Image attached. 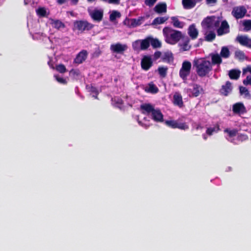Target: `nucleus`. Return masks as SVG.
<instances>
[{
    "label": "nucleus",
    "instance_id": "obj_51",
    "mask_svg": "<svg viewBox=\"0 0 251 251\" xmlns=\"http://www.w3.org/2000/svg\"><path fill=\"white\" fill-rule=\"evenodd\" d=\"M243 83L245 85H250L251 86V75H247L246 78L243 80Z\"/></svg>",
    "mask_w": 251,
    "mask_h": 251
},
{
    "label": "nucleus",
    "instance_id": "obj_19",
    "mask_svg": "<svg viewBox=\"0 0 251 251\" xmlns=\"http://www.w3.org/2000/svg\"><path fill=\"white\" fill-rule=\"evenodd\" d=\"M182 39L183 43L179 44L180 50L183 51L189 50L191 48V46L189 45L190 39L184 36Z\"/></svg>",
    "mask_w": 251,
    "mask_h": 251
},
{
    "label": "nucleus",
    "instance_id": "obj_12",
    "mask_svg": "<svg viewBox=\"0 0 251 251\" xmlns=\"http://www.w3.org/2000/svg\"><path fill=\"white\" fill-rule=\"evenodd\" d=\"M89 15L93 21L100 22L102 20L103 13L102 10L95 9L90 12Z\"/></svg>",
    "mask_w": 251,
    "mask_h": 251
},
{
    "label": "nucleus",
    "instance_id": "obj_13",
    "mask_svg": "<svg viewBox=\"0 0 251 251\" xmlns=\"http://www.w3.org/2000/svg\"><path fill=\"white\" fill-rule=\"evenodd\" d=\"M88 52L86 50L80 51L74 59V63L77 64L82 63L87 58Z\"/></svg>",
    "mask_w": 251,
    "mask_h": 251
},
{
    "label": "nucleus",
    "instance_id": "obj_62",
    "mask_svg": "<svg viewBox=\"0 0 251 251\" xmlns=\"http://www.w3.org/2000/svg\"><path fill=\"white\" fill-rule=\"evenodd\" d=\"M199 42H201V44H202V43L203 40L201 38H200V39H199Z\"/></svg>",
    "mask_w": 251,
    "mask_h": 251
},
{
    "label": "nucleus",
    "instance_id": "obj_16",
    "mask_svg": "<svg viewBox=\"0 0 251 251\" xmlns=\"http://www.w3.org/2000/svg\"><path fill=\"white\" fill-rule=\"evenodd\" d=\"M151 116V118L157 123L163 122V115L158 109H155Z\"/></svg>",
    "mask_w": 251,
    "mask_h": 251
},
{
    "label": "nucleus",
    "instance_id": "obj_42",
    "mask_svg": "<svg viewBox=\"0 0 251 251\" xmlns=\"http://www.w3.org/2000/svg\"><path fill=\"white\" fill-rule=\"evenodd\" d=\"M121 17V13L117 11H113L110 15L109 19L111 21H115L117 18Z\"/></svg>",
    "mask_w": 251,
    "mask_h": 251
},
{
    "label": "nucleus",
    "instance_id": "obj_63",
    "mask_svg": "<svg viewBox=\"0 0 251 251\" xmlns=\"http://www.w3.org/2000/svg\"><path fill=\"white\" fill-rule=\"evenodd\" d=\"M88 2H92L94 1L95 0H87Z\"/></svg>",
    "mask_w": 251,
    "mask_h": 251
},
{
    "label": "nucleus",
    "instance_id": "obj_10",
    "mask_svg": "<svg viewBox=\"0 0 251 251\" xmlns=\"http://www.w3.org/2000/svg\"><path fill=\"white\" fill-rule=\"evenodd\" d=\"M127 48L126 45H123L120 43L112 44L110 46V49L113 52L120 54H123Z\"/></svg>",
    "mask_w": 251,
    "mask_h": 251
},
{
    "label": "nucleus",
    "instance_id": "obj_56",
    "mask_svg": "<svg viewBox=\"0 0 251 251\" xmlns=\"http://www.w3.org/2000/svg\"><path fill=\"white\" fill-rule=\"evenodd\" d=\"M120 2V0H108L109 3L119 4Z\"/></svg>",
    "mask_w": 251,
    "mask_h": 251
},
{
    "label": "nucleus",
    "instance_id": "obj_31",
    "mask_svg": "<svg viewBox=\"0 0 251 251\" xmlns=\"http://www.w3.org/2000/svg\"><path fill=\"white\" fill-rule=\"evenodd\" d=\"M168 19V17H159L155 18L152 23V25H156L163 24Z\"/></svg>",
    "mask_w": 251,
    "mask_h": 251
},
{
    "label": "nucleus",
    "instance_id": "obj_47",
    "mask_svg": "<svg viewBox=\"0 0 251 251\" xmlns=\"http://www.w3.org/2000/svg\"><path fill=\"white\" fill-rule=\"evenodd\" d=\"M70 75L73 77H76L80 75V71L78 69H72L69 72Z\"/></svg>",
    "mask_w": 251,
    "mask_h": 251
},
{
    "label": "nucleus",
    "instance_id": "obj_60",
    "mask_svg": "<svg viewBox=\"0 0 251 251\" xmlns=\"http://www.w3.org/2000/svg\"><path fill=\"white\" fill-rule=\"evenodd\" d=\"M202 126H201V125L200 124H197L196 125V130H199V129H202Z\"/></svg>",
    "mask_w": 251,
    "mask_h": 251
},
{
    "label": "nucleus",
    "instance_id": "obj_25",
    "mask_svg": "<svg viewBox=\"0 0 251 251\" xmlns=\"http://www.w3.org/2000/svg\"><path fill=\"white\" fill-rule=\"evenodd\" d=\"M205 40L207 42H212L216 38V34L213 31H210L208 32L207 30H205Z\"/></svg>",
    "mask_w": 251,
    "mask_h": 251
},
{
    "label": "nucleus",
    "instance_id": "obj_1",
    "mask_svg": "<svg viewBox=\"0 0 251 251\" xmlns=\"http://www.w3.org/2000/svg\"><path fill=\"white\" fill-rule=\"evenodd\" d=\"M193 67L199 76L203 77L208 75L212 71V67L211 62L205 58H195L193 62Z\"/></svg>",
    "mask_w": 251,
    "mask_h": 251
},
{
    "label": "nucleus",
    "instance_id": "obj_54",
    "mask_svg": "<svg viewBox=\"0 0 251 251\" xmlns=\"http://www.w3.org/2000/svg\"><path fill=\"white\" fill-rule=\"evenodd\" d=\"M161 52L160 51H156L154 52L153 55V58L155 60H156L161 56Z\"/></svg>",
    "mask_w": 251,
    "mask_h": 251
},
{
    "label": "nucleus",
    "instance_id": "obj_50",
    "mask_svg": "<svg viewBox=\"0 0 251 251\" xmlns=\"http://www.w3.org/2000/svg\"><path fill=\"white\" fill-rule=\"evenodd\" d=\"M239 90L241 94H245L246 96L249 95V91L247 88L243 86H240Z\"/></svg>",
    "mask_w": 251,
    "mask_h": 251
},
{
    "label": "nucleus",
    "instance_id": "obj_43",
    "mask_svg": "<svg viewBox=\"0 0 251 251\" xmlns=\"http://www.w3.org/2000/svg\"><path fill=\"white\" fill-rule=\"evenodd\" d=\"M177 120H167L165 123L169 127L172 128H176Z\"/></svg>",
    "mask_w": 251,
    "mask_h": 251
},
{
    "label": "nucleus",
    "instance_id": "obj_29",
    "mask_svg": "<svg viewBox=\"0 0 251 251\" xmlns=\"http://www.w3.org/2000/svg\"><path fill=\"white\" fill-rule=\"evenodd\" d=\"M145 91L147 92L155 94L158 92L159 90L153 82H151L149 84L148 88L145 89Z\"/></svg>",
    "mask_w": 251,
    "mask_h": 251
},
{
    "label": "nucleus",
    "instance_id": "obj_53",
    "mask_svg": "<svg viewBox=\"0 0 251 251\" xmlns=\"http://www.w3.org/2000/svg\"><path fill=\"white\" fill-rule=\"evenodd\" d=\"M213 20L214 22L213 23V28L214 27L217 28L219 27L220 24V21L219 20V18L215 16V19L213 18Z\"/></svg>",
    "mask_w": 251,
    "mask_h": 251
},
{
    "label": "nucleus",
    "instance_id": "obj_58",
    "mask_svg": "<svg viewBox=\"0 0 251 251\" xmlns=\"http://www.w3.org/2000/svg\"><path fill=\"white\" fill-rule=\"evenodd\" d=\"M217 2V0H206V3L207 4L215 3Z\"/></svg>",
    "mask_w": 251,
    "mask_h": 251
},
{
    "label": "nucleus",
    "instance_id": "obj_59",
    "mask_svg": "<svg viewBox=\"0 0 251 251\" xmlns=\"http://www.w3.org/2000/svg\"><path fill=\"white\" fill-rule=\"evenodd\" d=\"M67 1V0H57V2L59 4H63L65 3H66Z\"/></svg>",
    "mask_w": 251,
    "mask_h": 251
},
{
    "label": "nucleus",
    "instance_id": "obj_57",
    "mask_svg": "<svg viewBox=\"0 0 251 251\" xmlns=\"http://www.w3.org/2000/svg\"><path fill=\"white\" fill-rule=\"evenodd\" d=\"M100 54V51L98 50V51H95L93 55V56L94 57H98Z\"/></svg>",
    "mask_w": 251,
    "mask_h": 251
},
{
    "label": "nucleus",
    "instance_id": "obj_28",
    "mask_svg": "<svg viewBox=\"0 0 251 251\" xmlns=\"http://www.w3.org/2000/svg\"><path fill=\"white\" fill-rule=\"evenodd\" d=\"M240 71L232 69L229 71L228 75L230 79L236 80L240 77Z\"/></svg>",
    "mask_w": 251,
    "mask_h": 251
},
{
    "label": "nucleus",
    "instance_id": "obj_49",
    "mask_svg": "<svg viewBox=\"0 0 251 251\" xmlns=\"http://www.w3.org/2000/svg\"><path fill=\"white\" fill-rule=\"evenodd\" d=\"M141 40H136L132 43V48L134 50L140 49Z\"/></svg>",
    "mask_w": 251,
    "mask_h": 251
},
{
    "label": "nucleus",
    "instance_id": "obj_48",
    "mask_svg": "<svg viewBox=\"0 0 251 251\" xmlns=\"http://www.w3.org/2000/svg\"><path fill=\"white\" fill-rule=\"evenodd\" d=\"M87 87H89L88 89L90 92L96 95V96H94L95 99H98V95L99 94V92L97 89L95 87L92 86V85L90 86H87Z\"/></svg>",
    "mask_w": 251,
    "mask_h": 251
},
{
    "label": "nucleus",
    "instance_id": "obj_15",
    "mask_svg": "<svg viewBox=\"0 0 251 251\" xmlns=\"http://www.w3.org/2000/svg\"><path fill=\"white\" fill-rule=\"evenodd\" d=\"M173 104L175 105L182 108L184 106L182 97L179 92H176L173 96Z\"/></svg>",
    "mask_w": 251,
    "mask_h": 251
},
{
    "label": "nucleus",
    "instance_id": "obj_17",
    "mask_svg": "<svg viewBox=\"0 0 251 251\" xmlns=\"http://www.w3.org/2000/svg\"><path fill=\"white\" fill-rule=\"evenodd\" d=\"M229 25L226 21H224L221 23V26L217 29V34L218 36H221L224 34L229 32Z\"/></svg>",
    "mask_w": 251,
    "mask_h": 251
},
{
    "label": "nucleus",
    "instance_id": "obj_18",
    "mask_svg": "<svg viewBox=\"0 0 251 251\" xmlns=\"http://www.w3.org/2000/svg\"><path fill=\"white\" fill-rule=\"evenodd\" d=\"M188 34L192 40H195L197 38L199 31L196 27L195 24H193L189 26L188 28Z\"/></svg>",
    "mask_w": 251,
    "mask_h": 251
},
{
    "label": "nucleus",
    "instance_id": "obj_61",
    "mask_svg": "<svg viewBox=\"0 0 251 251\" xmlns=\"http://www.w3.org/2000/svg\"><path fill=\"white\" fill-rule=\"evenodd\" d=\"M71 1L74 4H76L78 3V0H71Z\"/></svg>",
    "mask_w": 251,
    "mask_h": 251
},
{
    "label": "nucleus",
    "instance_id": "obj_34",
    "mask_svg": "<svg viewBox=\"0 0 251 251\" xmlns=\"http://www.w3.org/2000/svg\"><path fill=\"white\" fill-rule=\"evenodd\" d=\"M150 44L153 48H158L161 46V42L157 39H154L151 37Z\"/></svg>",
    "mask_w": 251,
    "mask_h": 251
},
{
    "label": "nucleus",
    "instance_id": "obj_24",
    "mask_svg": "<svg viewBox=\"0 0 251 251\" xmlns=\"http://www.w3.org/2000/svg\"><path fill=\"white\" fill-rule=\"evenodd\" d=\"M50 24L56 29H60L65 27V24L59 20H51Z\"/></svg>",
    "mask_w": 251,
    "mask_h": 251
},
{
    "label": "nucleus",
    "instance_id": "obj_26",
    "mask_svg": "<svg viewBox=\"0 0 251 251\" xmlns=\"http://www.w3.org/2000/svg\"><path fill=\"white\" fill-rule=\"evenodd\" d=\"M193 86L192 94L195 97L199 96L203 91L202 88L198 84H194Z\"/></svg>",
    "mask_w": 251,
    "mask_h": 251
},
{
    "label": "nucleus",
    "instance_id": "obj_38",
    "mask_svg": "<svg viewBox=\"0 0 251 251\" xmlns=\"http://www.w3.org/2000/svg\"><path fill=\"white\" fill-rule=\"evenodd\" d=\"M224 132L227 133L230 137H233L237 134L238 130L236 129H230L229 128H226L224 130Z\"/></svg>",
    "mask_w": 251,
    "mask_h": 251
},
{
    "label": "nucleus",
    "instance_id": "obj_5",
    "mask_svg": "<svg viewBox=\"0 0 251 251\" xmlns=\"http://www.w3.org/2000/svg\"><path fill=\"white\" fill-rule=\"evenodd\" d=\"M247 12L244 6H237L233 8L231 14L236 19H239L243 18Z\"/></svg>",
    "mask_w": 251,
    "mask_h": 251
},
{
    "label": "nucleus",
    "instance_id": "obj_2",
    "mask_svg": "<svg viewBox=\"0 0 251 251\" xmlns=\"http://www.w3.org/2000/svg\"><path fill=\"white\" fill-rule=\"evenodd\" d=\"M163 33L165 38V41L172 45L177 43L183 36L181 31L168 26L165 27L163 29Z\"/></svg>",
    "mask_w": 251,
    "mask_h": 251
},
{
    "label": "nucleus",
    "instance_id": "obj_3",
    "mask_svg": "<svg viewBox=\"0 0 251 251\" xmlns=\"http://www.w3.org/2000/svg\"><path fill=\"white\" fill-rule=\"evenodd\" d=\"M94 27V25L86 20H77L74 22L73 30H77L80 33L85 30L89 31Z\"/></svg>",
    "mask_w": 251,
    "mask_h": 251
},
{
    "label": "nucleus",
    "instance_id": "obj_8",
    "mask_svg": "<svg viewBox=\"0 0 251 251\" xmlns=\"http://www.w3.org/2000/svg\"><path fill=\"white\" fill-rule=\"evenodd\" d=\"M213 18L215 19V16H207L202 21L201 25L203 29L208 30L213 28Z\"/></svg>",
    "mask_w": 251,
    "mask_h": 251
},
{
    "label": "nucleus",
    "instance_id": "obj_9",
    "mask_svg": "<svg viewBox=\"0 0 251 251\" xmlns=\"http://www.w3.org/2000/svg\"><path fill=\"white\" fill-rule=\"evenodd\" d=\"M232 111L234 114L241 115L247 113V109L244 104L241 102H236L232 106Z\"/></svg>",
    "mask_w": 251,
    "mask_h": 251
},
{
    "label": "nucleus",
    "instance_id": "obj_44",
    "mask_svg": "<svg viewBox=\"0 0 251 251\" xmlns=\"http://www.w3.org/2000/svg\"><path fill=\"white\" fill-rule=\"evenodd\" d=\"M54 77L55 80L60 84L66 85L67 84V81L65 78L59 76L58 75H54Z\"/></svg>",
    "mask_w": 251,
    "mask_h": 251
},
{
    "label": "nucleus",
    "instance_id": "obj_52",
    "mask_svg": "<svg viewBox=\"0 0 251 251\" xmlns=\"http://www.w3.org/2000/svg\"><path fill=\"white\" fill-rule=\"evenodd\" d=\"M157 0H145V4L149 7L152 6Z\"/></svg>",
    "mask_w": 251,
    "mask_h": 251
},
{
    "label": "nucleus",
    "instance_id": "obj_14",
    "mask_svg": "<svg viewBox=\"0 0 251 251\" xmlns=\"http://www.w3.org/2000/svg\"><path fill=\"white\" fill-rule=\"evenodd\" d=\"M142 113L145 115H151L154 111V106L150 103H144L140 105Z\"/></svg>",
    "mask_w": 251,
    "mask_h": 251
},
{
    "label": "nucleus",
    "instance_id": "obj_30",
    "mask_svg": "<svg viewBox=\"0 0 251 251\" xmlns=\"http://www.w3.org/2000/svg\"><path fill=\"white\" fill-rule=\"evenodd\" d=\"M230 54L229 50L227 47H223L220 52V55L224 58H227Z\"/></svg>",
    "mask_w": 251,
    "mask_h": 251
},
{
    "label": "nucleus",
    "instance_id": "obj_55",
    "mask_svg": "<svg viewBox=\"0 0 251 251\" xmlns=\"http://www.w3.org/2000/svg\"><path fill=\"white\" fill-rule=\"evenodd\" d=\"M243 73H245L246 72H249L251 74V66L248 65L247 66L246 68H244L243 69Z\"/></svg>",
    "mask_w": 251,
    "mask_h": 251
},
{
    "label": "nucleus",
    "instance_id": "obj_37",
    "mask_svg": "<svg viewBox=\"0 0 251 251\" xmlns=\"http://www.w3.org/2000/svg\"><path fill=\"white\" fill-rule=\"evenodd\" d=\"M176 128L185 130L189 129V126L186 123H181L177 121Z\"/></svg>",
    "mask_w": 251,
    "mask_h": 251
},
{
    "label": "nucleus",
    "instance_id": "obj_41",
    "mask_svg": "<svg viewBox=\"0 0 251 251\" xmlns=\"http://www.w3.org/2000/svg\"><path fill=\"white\" fill-rule=\"evenodd\" d=\"M219 126H217L216 127H208L207 128L206 133L208 135H212L214 132H218L219 130Z\"/></svg>",
    "mask_w": 251,
    "mask_h": 251
},
{
    "label": "nucleus",
    "instance_id": "obj_7",
    "mask_svg": "<svg viewBox=\"0 0 251 251\" xmlns=\"http://www.w3.org/2000/svg\"><path fill=\"white\" fill-rule=\"evenodd\" d=\"M153 62L150 56L145 55L141 59V68L144 71H148L152 66Z\"/></svg>",
    "mask_w": 251,
    "mask_h": 251
},
{
    "label": "nucleus",
    "instance_id": "obj_20",
    "mask_svg": "<svg viewBox=\"0 0 251 251\" xmlns=\"http://www.w3.org/2000/svg\"><path fill=\"white\" fill-rule=\"evenodd\" d=\"M153 10L158 14L166 13L167 12V5L166 3L159 2L155 6Z\"/></svg>",
    "mask_w": 251,
    "mask_h": 251
},
{
    "label": "nucleus",
    "instance_id": "obj_33",
    "mask_svg": "<svg viewBox=\"0 0 251 251\" xmlns=\"http://www.w3.org/2000/svg\"><path fill=\"white\" fill-rule=\"evenodd\" d=\"M172 24L174 27L178 28H182L183 25L181 22L179 21L176 17H172Z\"/></svg>",
    "mask_w": 251,
    "mask_h": 251
},
{
    "label": "nucleus",
    "instance_id": "obj_35",
    "mask_svg": "<svg viewBox=\"0 0 251 251\" xmlns=\"http://www.w3.org/2000/svg\"><path fill=\"white\" fill-rule=\"evenodd\" d=\"M243 25L245 31L251 30V20H245L243 22Z\"/></svg>",
    "mask_w": 251,
    "mask_h": 251
},
{
    "label": "nucleus",
    "instance_id": "obj_45",
    "mask_svg": "<svg viewBox=\"0 0 251 251\" xmlns=\"http://www.w3.org/2000/svg\"><path fill=\"white\" fill-rule=\"evenodd\" d=\"M36 13L38 15L41 17H45L46 15V10L44 7H40L36 10Z\"/></svg>",
    "mask_w": 251,
    "mask_h": 251
},
{
    "label": "nucleus",
    "instance_id": "obj_64",
    "mask_svg": "<svg viewBox=\"0 0 251 251\" xmlns=\"http://www.w3.org/2000/svg\"><path fill=\"white\" fill-rule=\"evenodd\" d=\"M203 137L204 139L206 140L207 138L204 135H203Z\"/></svg>",
    "mask_w": 251,
    "mask_h": 251
},
{
    "label": "nucleus",
    "instance_id": "obj_27",
    "mask_svg": "<svg viewBox=\"0 0 251 251\" xmlns=\"http://www.w3.org/2000/svg\"><path fill=\"white\" fill-rule=\"evenodd\" d=\"M151 37H148L144 40H141L140 43V50H146L149 47L150 45Z\"/></svg>",
    "mask_w": 251,
    "mask_h": 251
},
{
    "label": "nucleus",
    "instance_id": "obj_40",
    "mask_svg": "<svg viewBox=\"0 0 251 251\" xmlns=\"http://www.w3.org/2000/svg\"><path fill=\"white\" fill-rule=\"evenodd\" d=\"M235 56L236 58H238L239 60H243L245 58V54L243 51L240 50H237L235 52Z\"/></svg>",
    "mask_w": 251,
    "mask_h": 251
},
{
    "label": "nucleus",
    "instance_id": "obj_4",
    "mask_svg": "<svg viewBox=\"0 0 251 251\" xmlns=\"http://www.w3.org/2000/svg\"><path fill=\"white\" fill-rule=\"evenodd\" d=\"M192 64L188 60H185L182 62V66L179 71V77L184 82L187 80V77L191 73Z\"/></svg>",
    "mask_w": 251,
    "mask_h": 251
},
{
    "label": "nucleus",
    "instance_id": "obj_6",
    "mask_svg": "<svg viewBox=\"0 0 251 251\" xmlns=\"http://www.w3.org/2000/svg\"><path fill=\"white\" fill-rule=\"evenodd\" d=\"M236 41L241 46L251 49V38L247 35H238L236 38Z\"/></svg>",
    "mask_w": 251,
    "mask_h": 251
},
{
    "label": "nucleus",
    "instance_id": "obj_32",
    "mask_svg": "<svg viewBox=\"0 0 251 251\" xmlns=\"http://www.w3.org/2000/svg\"><path fill=\"white\" fill-rule=\"evenodd\" d=\"M143 121H144V122L138 119L137 122H138V124L140 126L144 127L146 129L148 128L151 126V124L150 123V120H148L147 117H145L143 119Z\"/></svg>",
    "mask_w": 251,
    "mask_h": 251
},
{
    "label": "nucleus",
    "instance_id": "obj_22",
    "mask_svg": "<svg viewBox=\"0 0 251 251\" xmlns=\"http://www.w3.org/2000/svg\"><path fill=\"white\" fill-rule=\"evenodd\" d=\"M196 1L195 0H182V4L185 9H190L194 8L196 5Z\"/></svg>",
    "mask_w": 251,
    "mask_h": 251
},
{
    "label": "nucleus",
    "instance_id": "obj_11",
    "mask_svg": "<svg viewBox=\"0 0 251 251\" xmlns=\"http://www.w3.org/2000/svg\"><path fill=\"white\" fill-rule=\"evenodd\" d=\"M232 90V84L230 81H227L225 85H222L219 92L221 95L226 97L231 92Z\"/></svg>",
    "mask_w": 251,
    "mask_h": 251
},
{
    "label": "nucleus",
    "instance_id": "obj_36",
    "mask_svg": "<svg viewBox=\"0 0 251 251\" xmlns=\"http://www.w3.org/2000/svg\"><path fill=\"white\" fill-rule=\"evenodd\" d=\"M168 71V67H159L158 68V72L160 76L162 77H165L167 75Z\"/></svg>",
    "mask_w": 251,
    "mask_h": 251
},
{
    "label": "nucleus",
    "instance_id": "obj_23",
    "mask_svg": "<svg viewBox=\"0 0 251 251\" xmlns=\"http://www.w3.org/2000/svg\"><path fill=\"white\" fill-rule=\"evenodd\" d=\"M162 60L164 62L170 63L174 60V56L173 53L170 51L164 52L162 57Z\"/></svg>",
    "mask_w": 251,
    "mask_h": 251
},
{
    "label": "nucleus",
    "instance_id": "obj_21",
    "mask_svg": "<svg viewBox=\"0 0 251 251\" xmlns=\"http://www.w3.org/2000/svg\"><path fill=\"white\" fill-rule=\"evenodd\" d=\"M212 66L213 65H220L222 62V56L218 53H211Z\"/></svg>",
    "mask_w": 251,
    "mask_h": 251
},
{
    "label": "nucleus",
    "instance_id": "obj_46",
    "mask_svg": "<svg viewBox=\"0 0 251 251\" xmlns=\"http://www.w3.org/2000/svg\"><path fill=\"white\" fill-rule=\"evenodd\" d=\"M248 138V136L247 134L240 133L237 135V140L240 142H244L247 140Z\"/></svg>",
    "mask_w": 251,
    "mask_h": 251
},
{
    "label": "nucleus",
    "instance_id": "obj_39",
    "mask_svg": "<svg viewBox=\"0 0 251 251\" xmlns=\"http://www.w3.org/2000/svg\"><path fill=\"white\" fill-rule=\"evenodd\" d=\"M55 70L61 74H64L67 71L65 66L62 64L57 65L55 67Z\"/></svg>",
    "mask_w": 251,
    "mask_h": 251
}]
</instances>
